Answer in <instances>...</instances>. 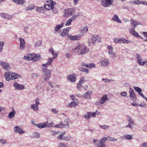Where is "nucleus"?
Wrapping results in <instances>:
<instances>
[{
    "label": "nucleus",
    "instance_id": "nucleus-1",
    "mask_svg": "<svg viewBox=\"0 0 147 147\" xmlns=\"http://www.w3.org/2000/svg\"><path fill=\"white\" fill-rule=\"evenodd\" d=\"M74 50L76 51V53L79 55H82L84 54H86L89 51V49L85 45L80 44L77 45L74 49Z\"/></svg>",
    "mask_w": 147,
    "mask_h": 147
},
{
    "label": "nucleus",
    "instance_id": "nucleus-2",
    "mask_svg": "<svg viewBox=\"0 0 147 147\" xmlns=\"http://www.w3.org/2000/svg\"><path fill=\"white\" fill-rule=\"evenodd\" d=\"M42 70L44 81L46 82L48 81L51 77V70L46 68V67H43Z\"/></svg>",
    "mask_w": 147,
    "mask_h": 147
},
{
    "label": "nucleus",
    "instance_id": "nucleus-3",
    "mask_svg": "<svg viewBox=\"0 0 147 147\" xmlns=\"http://www.w3.org/2000/svg\"><path fill=\"white\" fill-rule=\"evenodd\" d=\"M64 13L63 15L64 17L70 16L74 14L75 10L72 8L64 10Z\"/></svg>",
    "mask_w": 147,
    "mask_h": 147
},
{
    "label": "nucleus",
    "instance_id": "nucleus-4",
    "mask_svg": "<svg viewBox=\"0 0 147 147\" xmlns=\"http://www.w3.org/2000/svg\"><path fill=\"white\" fill-rule=\"evenodd\" d=\"M127 117H128V124L125 126V127H129L130 129H132L134 128L133 126L135 125V123L132 118L129 116Z\"/></svg>",
    "mask_w": 147,
    "mask_h": 147
},
{
    "label": "nucleus",
    "instance_id": "nucleus-5",
    "mask_svg": "<svg viewBox=\"0 0 147 147\" xmlns=\"http://www.w3.org/2000/svg\"><path fill=\"white\" fill-rule=\"evenodd\" d=\"M91 40L92 43L93 44H95L96 43L100 42L101 41L100 37L98 35H94L92 36Z\"/></svg>",
    "mask_w": 147,
    "mask_h": 147
},
{
    "label": "nucleus",
    "instance_id": "nucleus-6",
    "mask_svg": "<svg viewBox=\"0 0 147 147\" xmlns=\"http://www.w3.org/2000/svg\"><path fill=\"white\" fill-rule=\"evenodd\" d=\"M71 29V27H69L61 30L59 32L60 35L63 37L66 36L67 35L68 32Z\"/></svg>",
    "mask_w": 147,
    "mask_h": 147
},
{
    "label": "nucleus",
    "instance_id": "nucleus-7",
    "mask_svg": "<svg viewBox=\"0 0 147 147\" xmlns=\"http://www.w3.org/2000/svg\"><path fill=\"white\" fill-rule=\"evenodd\" d=\"M102 5L105 7H107L110 6L113 3L112 0H101Z\"/></svg>",
    "mask_w": 147,
    "mask_h": 147
},
{
    "label": "nucleus",
    "instance_id": "nucleus-8",
    "mask_svg": "<svg viewBox=\"0 0 147 147\" xmlns=\"http://www.w3.org/2000/svg\"><path fill=\"white\" fill-rule=\"evenodd\" d=\"M77 74L75 73H73L72 74H70L67 76V78L68 81L71 82H75L76 80V77L77 76Z\"/></svg>",
    "mask_w": 147,
    "mask_h": 147
},
{
    "label": "nucleus",
    "instance_id": "nucleus-9",
    "mask_svg": "<svg viewBox=\"0 0 147 147\" xmlns=\"http://www.w3.org/2000/svg\"><path fill=\"white\" fill-rule=\"evenodd\" d=\"M0 65L6 70H9L11 67L9 64L3 61H0Z\"/></svg>",
    "mask_w": 147,
    "mask_h": 147
},
{
    "label": "nucleus",
    "instance_id": "nucleus-10",
    "mask_svg": "<svg viewBox=\"0 0 147 147\" xmlns=\"http://www.w3.org/2000/svg\"><path fill=\"white\" fill-rule=\"evenodd\" d=\"M100 63L101 64V65L105 67L108 66L110 64L109 60L105 58H102L101 59Z\"/></svg>",
    "mask_w": 147,
    "mask_h": 147
},
{
    "label": "nucleus",
    "instance_id": "nucleus-11",
    "mask_svg": "<svg viewBox=\"0 0 147 147\" xmlns=\"http://www.w3.org/2000/svg\"><path fill=\"white\" fill-rule=\"evenodd\" d=\"M129 97L133 101H135V100L136 97L134 90L131 88H129Z\"/></svg>",
    "mask_w": 147,
    "mask_h": 147
},
{
    "label": "nucleus",
    "instance_id": "nucleus-12",
    "mask_svg": "<svg viewBox=\"0 0 147 147\" xmlns=\"http://www.w3.org/2000/svg\"><path fill=\"white\" fill-rule=\"evenodd\" d=\"M137 60V63L140 65L143 66L146 63V61H141L142 59V57L138 54L136 55Z\"/></svg>",
    "mask_w": 147,
    "mask_h": 147
},
{
    "label": "nucleus",
    "instance_id": "nucleus-13",
    "mask_svg": "<svg viewBox=\"0 0 147 147\" xmlns=\"http://www.w3.org/2000/svg\"><path fill=\"white\" fill-rule=\"evenodd\" d=\"M54 60V58H49L48 59V61L46 63L42 64L43 67H46V68H47L48 66L51 65Z\"/></svg>",
    "mask_w": 147,
    "mask_h": 147
},
{
    "label": "nucleus",
    "instance_id": "nucleus-14",
    "mask_svg": "<svg viewBox=\"0 0 147 147\" xmlns=\"http://www.w3.org/2000/svg\"><path fill=\"white\" fill-rule=\"evenodd\" d=\"M32 123L33 125L40 129L45 128L46 126V123H41L37 124L34 121H32Z\"/></svg>",
    "mask_w": 147,
    "mask_h": 147
},
{
    "label": "nucleus",
    "instance_id": "nucleus-15",
    "mask_svg": "<svg viewBox=\"0 0 147 147\" xmlns=\"http://www.w3.org/2000/svg\"><path fill=\"white\" fill-rule=\"evenodd\" d=\"M14 131L15 133H18L19 134H22L24 133L22 129L18 126H16L14 127Z\"/></svg>",
    "mask_w": 147,
    "mask_h": 147
},
{
    "label": "nucleus",
    "instance_id": "nucleus-16",
    "mask_svg": "<svg viewBox=\"0 0 147 147\" xmlns=\"http://www.w3.org/2000/svg\"><path fill=\"white\" fill-rule=\"evenodd\" d=\"M20 41V49L21 50L24 49L25 47V44L24 38H21L19 39Z\"/></svg>",
    "mask_w": 147,
    "mask_h": 147
},
{
    "label": "nucleus",
    "instance_id": "nucleus-17",
    "mask_svg": "<svg viewBox=\"0 0 147 147\" xmlns=\"http://www.w3.org/2000/svg\"><path fill=\"white\" fill-rule=\"evenodd\" d=\"M13 86L16 90H23L25 88L24 86L20 84L17 83H15L13 84Z\"/></svg>",
    "mask_w": 147,
    "mask_h": 147
},
{
    "label": "nucleus",
    "instance_id": "nucleus-18",
    "mask_svg": "<svg viewBox=\"0 0 147 147\" xmlns=\"http://www.w3.org/2000/svg\"><path fill=\"white\" fill-rule=\"evenodd\" d=\"M131 25V28L135 29L136 26L140 24V22L136 20H134L133 19H131L130 20Z\"/></svg>",
    "mask_w": 147,
    "mask_h": 147
},
{
    "label": "nucleus",
    "instance_id": "nucleus-19",
    "mask_svg": "<svg viewBox=\"0 0 147 147\" xmlns=\"http://www.w3.org/2000/svg\"><path fill=\"white\" fill-rule=\"evenodd\" d=\"M12 73L11 72H7L5 73V77L7 81L12 80Z\"/></svg>",
    "mask_w": 147,
    "mask_h": 147
},
{
    "label": "nucleus",
    "instance_id": "nucleus-20",
    "mask_svg": "<svg viewBox=\"0 0 147 147\" xmlns=\"http://www.w3.org/2000/svg\"><path fill=\"white\" fill-rule=\"evenodd\" d=\"M49 51L53 56V57L52 58H54V59L58 56V53L56 51L54 52L52 47H51L49 49Z\"/></svg>",
    "mask_w": 147,
    "mask_h": 147
},
{
    "label": "nucleus",
    "instance_id": "nucleus-21",
    "mask_svg": "<svg viewBox=\"0 0 147 147\" xmlns=\"http://www.w3.org/2000/svg\"><path fill=\"white\" fill-rule=\"evenodd\" d=\"M0 16L3 18L8 20L11 19L12 18V16H10L6 13H1Z\"/></svg>",
    "mask_w": 147,
    "mask_h": 147
},
{
    "label": "nucleus",
    "instance_id": "nucleus-22",
    "mask_svg": "<svg viewBox=\"0 0 147 147\" xmlns=\"http://www.w3.org/2000/svg\"><path fill=\"white\" fill-rule=\"evenodd\" d=\"M33 59L32 60L34 61H36L41 58L40 55L38 54H36L35 53H33Z\"/></svg>",
    "mask_w": 147,
    "mask_h": 147
},
{
    "label": "nucleus",
    "instance_id": "nucleus-23",
    "mask_svg": "<svg viewBox=\"0 0 147 147\" xmlns=\"http://www.w3.org/2000/svg\"><path fill=\"white\" fill-rule=\"evenodd\" d=\"M109 98H107V95H104L101 97L99 100V102L101 104H103L106 101L108 100Z\"/></svg>",
    "mask_w": 147,
    "mask_h": 147
},
{
    "label": "nucleus",
    "instance_id": "nucleus-24",
    "mask_svg": "<svg viewBox=\"0 0 147 147\" xmlns=\"http://www.w3.org/2000/svg\"><path fill=\"white\" fill-rule=\"evenodd\" d=\"M129 32L131 34L133 35L134 36L137 37H139L140 35L136 32L135 31L134 28H131L129 30Z\"/></svg>",
    "mask_w": 147,
    "mask_h": 147
},
{
    "label": "nucleus",
    "instance_id": "nucleus-25",
    "mask_svg": "<svg viewBox=\"0 0 147 147\" xmlns=\"http://www.w3.org/2000/svg\"><path fill=\"white\" fill-rule=\"evenodd\" d=\"M107 137H103L99 141V144L102 145H104L106 146V145L105 143L107 140Z\"/></svg>",
    "mask_w": 147,
    "mask_h": 147
},
{
    "label": "nucleus",
    "instance_id": "nucleus-26",
    "mask_svg": "<svg viewBox=\"0 0 147 147\" xmlns=\"http://www.w3.org/2000/svg\"><path fill=\"white\" fill-rule=\"evenodd\" d=\"M24 59L28 60H32L33 59V53L28 54V55L25 56L24 57Z\"/></svg>",
    "mask_w": 147,
    "mask_h": 147
},
{
    "label": "nucleus",
    "instance_id": "nucleus-27",
    "mask_svg": "<svg viewBox=\"0 0 147 147\" xmlns=\"http://www.w3.org/2000/svg\"><path fill=\"white\" fill-rule=\"evenodd\" d=\"M12 80L18 79L21 77V76L20 74L15 73H12Z\"/></svg>",
    "mask_w": 147,
    "mask_h": 147
},
{
    "label": "nucleus",
    "instance_id": "nucleus-28",
    "mask_svg": "<svg viewBox=\"0 0 147 147\" xmlns=\"http://www.w3.org/2000/svg\"><path fill=\"white\" fill-rule=\"evenodd\" d=\"M63 24L62 23L60 24L57 25L55 28L54 33H56L59 30L63 27Z\"/></svg>",
    "mask_w": 147,
    "mask_h": 147
},
{
    "label": "nucleus",
    "instance_id": "nucleus-29",
    "mask_svg": "<svg viewBox=\"0 0 147 147\" xmlns=\"http://www.w3.org/2000/svg\"><path fill=\"white\" fill-rule=\"evenodd\" d=\"M14 3L20 5H22L26 2L24 0H12Z\"/></svg>",
    "mask_w": 147,
    "mask_h": 147
},
{
    "label": "nucleus",
    "instance_id": "nucleus-30",
    "mask_svg": "<svg viewBox=\"0 0 147 147\" xmlns=\"http://www.w3.org/2000/svg\"><path fill=\"white\" fill-rule=\"evenodd\" d=\"M40 134L39 133L37 132H34L32 133L31 137L32 138H38L40 137Z\"/></svg>",
    "mask_w": 147,
    "mask_h": 147
},
{
    "label": "nucleus",
    "instance_id": "nucleus-31",
    "mask_svg": "<svg viewBox=\"0 0 147 147\" xmlns=\"http://www.w3.org/2000/svg\"><path fill=\"white\" fill-rule=\"evenodd\" d=\"M112 20L116 21L118 23H121V20L119 19V17L117 15H114L112 18Z\"/></svg>",
    "mask_w": 147,
    "mask_h": 147
},
{
    "label": "nucleus",
    "instance_id": "nucleus-32",
    "mask_svg": "<svg viewBox=\"0 0 147 147\" xmlns=\"http://www.w3.org/2000/svg\"><path fill=\"white\" fill-rule=\"evenodd\" d=\"M12 111L10 112L8 115V117L10 119L13 118L16 114V112L13 109H12Z\"/></svg>",
    "mask_w": 147,
    "mask_h": 147
},
{
    "label": "nucleus",
    "instance_id": "nucleus-33",
    "mask_svg": "<svg viewBox=\"0 0 147 147\" xmlns=\"http://www.w3.org/2000/svg\"><path fill=\"white\" fill-rule=\"evenodd\" d=\"M123 139H126L127 140H130L132 138V136L131 135H125L123 136Z\"/></svg>",
    "mask_w": 147,
    "mask_h": 147
},
{
    "label": "nucleus",
    "instance_id": "nucleus-34",
    "mask_svg": "<svg viewBox=\"0 0 147 147\" xmlns=\"http://www.w3.org/2000/svg\"><path fill=\"white\" fill-rule=\"evenodd\" d=\"M81 33L83 35V34L86 33L88 30L87 27L86 26H84L81 28Z\"/></svg>",
    "mask_w": 147,
    "mask_h": 147
},
{
    "label": "nucleus",
    "instance_id": "nucleus-35",
    "mask_svg": "<svg viewBox=\"0 0 147 147\" xmlns=\"http://www.w3.org/2000/svg\"><path fill=\"white\" fill-rule=\"evenodd\" d=\"M30 107L34 111H38V106L36 105L35 104L31 105H30Z\"/></svg>",
    "mask_w": 147,
    "mask_h": 147
},
{
    "label": "nucleus",
    "instance_id": "nucleus-36",
    "mask_svg": "<svg viewBox=\"0 0 147 147\" xmlns=\"http://www.w3.org/2000/svg\"><path fill=\"white\" fill-rule=\"evenodd\" d=\"M90 92L88 91L85 93L84 94V98L87 99L90 98Z\"/></svg>",
    "mask_w": 147,
    "mask_h": 147
},
{
    "label": "nucleus",
    "instance_id": "nucleus-37",
    "mask_svg": "<svg viewBox=\"0 0 147 147\" xmlns=\"http://www.w3.org/2000/svg\"><path fill=\"white\" fill-rule=\"evenodd\" d=\"M44 7L46 9L50 10V9H53L54 8L53 5H46Z\"/></svg>",
    "mask_w": 147,
    "mask_h": 147
},
{
    "label": "nucleus",
    "instance_id": "nucleus-38",
    "mask_svg": "<svg viewBox=\"0 0 147 147\" xmlns=\"http://www.w3.org/2000/svg\"><path fill=\"white\" fill-rule=\"evenodd\" d=\"M107 139L111 142H115L117 141V139L109 136H107Z\"/></svg>",
    "mask_w": 147,
    "mask_h": 147
},
{
    "label": "nucleus",
    "instance_id": "nucleus-39",
    "mask_svg": "<svg viewBox=\"0 0 147 147\" xmlns=\"http://www.w3.org/2000/svg\"><path fill=\"white\" fill-rule=\"evenodd\" d=\"M79 70L82 72H85L86 73H88L89 72V70L86 68L83 67L80 68Z\"/></svg>",
    "mask_w": 147,
    "mask_h": 147
},
{
    "label": "nucleus",
    "instance_id": "nucleus-40",
    "mask_svg": "<svg viewBox=\"0 0 147 147\" xmlns=\"http://www.w3.org/2000/svg\"><path fill=\"white\" fill-rule=\"evenodd\" d=\"M85 81V77L84 76L82 77L80 79L78 83L79 84H82L84 83Z\"/></svg>",
    "mask_w": 147,
    "mask_h": 147
},
{
    "label": "nucleus",
    "instance_id": "nucleus-41",
    "mask_svg": "<svg viewBox=\"0 0 147 147\" xmlns=\"http://www.w3.org/2000/svg\"><path fill=\"white\" fill-rule=\"evenodd\" d=\"M115 42L116 43H121L122 38H115L113 39Z\"/></svg>",
    "mask_w": 147,
    "mask_h": 147
},
{
    "label": "nucleus",
    "instance_id": "nucleus-42",
    "mask_svg": "<svg viewBox=\"0 0 147 147\" xmlns=\"http://www.w3.org/2000/svg\"><path fill=\"white\" fill-rule=\"evenodd\" d=\"M64 136L63 134H60L57 137V139L59 140H63L64 138Z\"/></svg>",
    "mask_w": 147,
    "mask_h": 147
},
{
    "label": "nucleus",
    "instance_id": "nucleus-43",
    "mask_svg": "<svg viewBox=\"0 0 147 147\" xmlns=\"http://www.w3.org/2000/svg\"><path fill=\"white\" fill-rule=\"evenodd\" d=\"M99 126L102 129H103L105 130H107L109 129V126L107 125H99Z\"/></svg>",
    "mask_w": 147,
    "mask_h": 147
},
{
    "label": "nucleus",
    "instance_id": "nucleus-44",
    "mask_svg": "<svg viewBox=\"0 0 147 147\" xmlns=\"http://www.w3.org/2000/svg\"><path fill=\"white\" fill-rule=\"evenodd\" d=\"M109 54L110 55V56L113 58H116L117 55L115 53L113 52V51L109 53Z\"/></svg>",
    "mask_w": 147,
    "mask_h": 147
},
{
    "label": "nucleus",
    "instance_id": "nucleus-45",
    "mask_svg": "<svg viewBox=\"0 0 147 147\" xmlns=\"http://www.w3.org/2000/svg\"><path fill=\"white\" fill-rule=\"evenodd\" d=\"M42 44V42L41 41L39 40L37 41L35 43L34 45V47H37L40 46Z\"/></svg>",
    "mask_w": 147,
    "mask_h": 147
},
{
    "label": "nucleus",
    "instance_id": "nucleus-46",
    "mask_svg": "<svg viewBox=\"0 0 147 147\" xmlns=\"http://www.w3.org/2000/svg\"><path fill=\"white\" fill-rule=\"evenodd\" d=\"M95 67V65L94 63H91L90 64H88V65H87V66H86V67L89 68H91L93 67Z\"/></svg>",
    "mask_w": 147,
    "mask_h": 147
},
{
    "label": "nucleus",
    "instance_id": "nucleus-47",
    "mask_svg": "<svg viewBox=\"0 0 147 147\" xmlns=\"http://www.w3.org/2000/svg\"><path fill=\"white\" fill-rule=\"evenodd\" d=\"M59 132L56 131H52L51 132V135L53 136H55L59 134Z\"/></svg>",
    "mask_w": 147,
    "mask_h": 147
},
{
    "label": "nucleus",
    "instance_id": "nucleus-48",
    "mask_svg": "<svg viewBox=\"0 0 147 147\" xmlns=\"http://www.w3.org/2000/svg\"><path fill=\"white\" fill-rule=\"evenodd\" d=\"M77 105V103L76 102H73L69 104V106L70 107H74Z\"/></svg>",
    "mask_w": 147,
    "mask_h": 147
},
{
    "label": "nucleus",
    "instance_id": "nucleus-49",
    "mask_svg": "<svg viewBox=\"0 0 147 147\" xmlns=\"http://www.w3.org/2000/svg\"><path fill=\"white\" fill-rule=\"evenodd\" d=\"M34 8L35 6L33 5L30 6L26 8L25 9V10L26 11H28L33 9Z\"/></svg>",
    "mask_w": 147,
    "mask_h": 147
},
{
    "label": "nucleus",
    "instance_id": "nucleus-50",
    "mask_svg": "<svg viewBox=\"0 0 147 147\" xmlns=\"http://www.w3.org/2000/svg\"><path fill=\"white\" fill-rule=\"evenodd\" d=\"M108 53L113 51V48L112 46H108L107 47Z\"/></svg>",
    "mask_w": 147,
    "mask_h": 147
},
{
    "label": "nucleus",
    "instance_id": "nucleus-51",
    "mask_svg": "<svg viewBox=\"0 0 147 147\" xmlns=\"http://www.w3.org/2000/svg\"><path fill=\"white\" fill-rule=\"evenodd\" d=\"M89 113L90 115V117L92 116V117H94L96 115L99 114V112H95L93 113L89 112Z\"/></svg>",
    "mask_w": 147,
    "mask_h": 147
},
{
    "label": "nucleus",
    "instance_id": "nucleus-52",
    "mask_svg": "<svg viewBox=\"0 0 147 147\" xmlns=\"http://www.w3.org/2000/svg\"><path fill=\"white\" fill-rule=\"evenodd\" d=\"M134 88L136 91L138 92V93H139L141 92H142L141 89H140L138 87L134 86Z\"/></svg>",
    "mask_w": 147,
    "mask_h": 147
},
{
    "label": "nucleus",
    "instance_id": "nucleus-53",
    "mask_svg": "<svg viewBox=\"0 0 147 147\" xmlns=\"http://www.w3.org/2000/svg\"><path fill=\"white\" fill-rule=\"evenodd\" d=\"M72 22V21L71 20V19H69L66 21L65 23V25L66 26H68L69 25H71V22Z\"/></svg>",
    "mask_w": 147,
    "mask_h": 147
},
{
    "label": "nucleus",
    "instance_id": "nucleus-54",
    "mask_svg": "<svg viewBox=\"0 0 147 147\" xmlns=\"http://www.w3.org/2000/svg\"><path fill=\"white\" fill-rule=\"evenodd\" d=\"M83 117H84L86 119H89L90 117V116L89 113V112H87L85 115L83 116Z\"/></svg>",
    "mask_w": 147,
    "mask_h": 147
},
{
    "label": "nucleus",
    "instance_id": "nucleus-55",
    "mask_svg": "<svg viewBox=\"0 0 147 147\" xmlns=\"http://www.w3.org/2000/svg\"><path fill=\"white\" fill-rule=\"evenodd\" d=\"M122 40L121 43H130L129 41L127 39L122 38Z\"/></svg>",
    "mask_w": 147,
    "mask_h": 147
},
{
    "label": "nucleus",
    "instance_id": "nucleus-56",
    "mask_svg": "<svg viewBox=\"0 0 147 147\" xmlns=\"http://www.w3.org/2000/svg\"><path fill=\"white\" fill-rule=\"evenodd\" d=\"M71 138V136H65L63 140L66 141H69L70 140Z\"/></svg>",
    "mask_w": 147,
    "mask_h": 147
},
{
    "label": "nucleus",
    "instance_id": "nucleus-57",
    "mask_svg": "<svg viewBox=\"0 0 147 147\" xmlns=\"http://www.w3.org/2000/svg\"><path fill=\"white\" fill-rule=\"evenodd\" d=\"M4 44V42L0 41V52H2Z\"/></svg>",
    "mask_w": 147,
    "mask_h": 147
},
{
    "label": "nucleus",
    "instance_id": "nucleus-58",
    "mask_svg": "<svg viewBox=\"0 0 147 147\" xmlns=\"http://www.w3.org/2000/svg\"><path fill=\"white\" fill-rule=\"evenodd\" d=\"M44 123H46V126H45V127H50L53 126V122H51L49 124H48V122H44Z\"/></svg>",
    "mask_w": 147,
    "mask_h": 147
},
{
    "label": "nucleus",
    "instance_id": "nucleus-59",
    "mask_svg": "<svg viewBox=\"0 0 147 147\" xmlns=\"http://www.w3.org/2000/svg\"><path fill=\"white\" fill-rule=\"evenodd\" d=\"M120 94L122 96L125 97L127 95V93L126 92L124 91L120 92Z\"/></svg>",
    "mask_w": 147,
    "mask_h": 147
},
{
    "label": "nucleus",
    "instance_id": "nucleus-60",
    "mask_svg": "<svg viewBox=\"0 0 147 147\" xmlns=\"http://www.w3.org/2000/svg\"><path fill=\"white\" fill-rule=\"evenodd\" d=\"M0 142L3 144H5L7 143V141L5 139L2 138L0 140Z\"/></svg>",
    "mask_w": 147,
    "mask_h": 147
},
{
    "label": "nucleus",
    "instance_id": "nucleus-61",
    "mask_svg": "<svg viewBox=\"0 0 147 147\" xmlns=\"http://www.w3.org/2000/svg\"><path fill=\"white\" fill-rule=\"evenodd\" d=\"M58 147H67L65 144L63 142H61L59 144L58 146Z\"/></svg>",
    "mask_w": 147,
    "mask_h": 147
},
{
    "label": "nucleus",
    "instance_id": "nucleus-62",
    "mask_svg": "<svg viewBox=\"0 0 147 147\" xmlns=\"http://www.w3.org/2000/svg\"><path fill=\"white\" fill-rule=\"evenodd\" d=\"M142 1L136 0L134 1V3L136 4H142Z\"/></svg>",
    "mask_w": 147,
    "mask_h": 147
},
{
    "label": "nucleus",
    "instance_id": "nucleus-63",
    "mask_svg": "<svg viewBox=\"0 0 147 147\" xmlns=\"http://www.w3.org/2000/svg\"><path fill=\"white\" fill-rule=\"evenodd\" d=\"M39 74H38L36 73H33L32 74V78H35V77H39Z\"/></svg>",
    "mask_w": 147,
    "mask_h": 147
},
{
    "label": "nucleus",
    "instance_id": "nucleus-64",
    "mask_svg": "<svg viewBox=\"0 0 147 147\" xmlns=\"http://www.w3.org/2000/svg\"><path fill=\"white\" fill-rule=\"evenodd\" d=\"M39 99L38 98H36L35 100V104L36 105L38 106V105L39 104Z\"/></svg>",
    "mask_w": 147,
    "mask_h": 147
}]
</instances>
